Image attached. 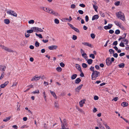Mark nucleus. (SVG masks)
I'll use <instances>...</instances> for the list:
<instances>
[{"instance_id":"nucleus-62","label":"nucleus","mask_w":129,"mask_h":129,"mask_svg":"<svg viewBox=\"0 0 129 129\" xmlns=\"http://www.w3.org/2000/svg\"><path fill=\"white\" fill-rule=\"evenodd\" d=\"M123 41L124 42H125V44H127L128 41V40H127L125 39L124 40H123Z\"/></svg>"},{"instance_id":"nucleus-60","label":"nucleus","mask_w":129,"mask_h":129,"mask_svg":"<svg viewBox=\"0 0 129 129\" xmlns=\"http://www.w3.org/2000/svg\"><path fill=\"white\" fill-rule=\"evenodd\" d=\"M94 99L95 100H97L99 99V97L95 95L94 97Z\"/></svg>"},{"instance_id":"nucleus-57","label":"nucleus","mask_w":129,"mask_h":129,"mask_svg":"<svg viewBox=\"0 0 129 129\" xmlns=\"http://www.w3.org/2000/svg\"><path fill=\"white\" fill-rule=\"evenodd\" d=\"M68 24L69 25L70 27L73 29V28L74 27L71 24L69 23H68Z\"/></svg>"},{"instance_id":"nucleus-2","label":"nucleus","mask_w":129,"mask_h":129,"mask_svg":"<svg viewBox=\"0 0 129 129\" xmlns=\"http://www.w3.org/2000/svg\"><path fill=\"white\" fill-rule=\"evenodd\" d=\"M117 17L123 21H124L125 18L124 14L121 12H119L116 13Z\"/></svg>"},{"instance_id":"nucleus-59","label":"nucleus","mask_w":129,"mask_h":129,"mask_svg":"<svg viewBox=\"0 0 129 129\" xmlns=\"http://www.w3.org/2000/svg\"><path fill=\"white\" fill-rule=\"evenodd\" d=\"M25 35L26 38H28L29 37L30 35L29 34H27L26 33H25Z\"/></svg>"},{"instance_id":"nucleus-9","label":"nucleus","mask_w":129,"mask_h":129,"mask_svg":"<svg viewBox=\"0 0 129 129\" xmlns=\"http://www.w3.org/2000/svg\"><path fill=\"white\" fill-rule=\"evenodd\" d=\"M83 86V85L82 84L77 87L75 89V91L78 92H79L80 89Z\"/></svg>"},{"instance_id":"nucleus-45","label":"nucleus","mask_w":129,"mask_h":129,"mask_svg":"<svg viewBox=\"0 0 129 129\" xmlns=\"http://www.w3.org/2000/svg\"><path fill=\"white\" fill-rule=\"evenodd\" d=\"M49 10V8L45 7L44 11H45L48 12Z\"/></svg>"},{"instance_id":"nucleus-58","label":"nucleus","mask_w":129,"mask_h":129,"mask_svg":"<svg viewBox=\"0 0 129 129\" xmlns=\"http://www.w3.org/2000/svg\"><path fill=\"white\" fill-rule=\"evenodd\" d=\"M79 6L82 7H83V8H84L85 7V5L84 4H80L79 5Z\"/></svg>"},{"instance_id":"nucleus-56","label":"nucleus","mask_w":129,"mask_h":129,"mask_svg":"<svg viewBox=\"0 0 129 129\" xmlns=\"http://www.w3.org/2000/svg\"><path fill=\"white\" fill-rule=\"evenodd\" d=\"M76 7V6L74 4H72L71 5V8L72 9L75 8Z\"/></svg>"},{"instance_id":"nucleus-20","label":"nucleus","mask_w":129,"mask_h":129,"mask_svg":"<svg viewBox=\"0 0 129 129\" xmlns=\"http://www.w3.org/2000/svg\"><path fill=\"white\" fill-rule=\"evenodd\" d=\"M86 60L87 61V63L89 64H91L93 61V60L91 59Z\"/></svg>"},{"instance_id":"nucleus-4","label":"nucleus","mask_w":129,"mask_h":129,"mask_svg":"<svg viewBox=\"0 0 129 129\" xmlns=\"http://www.w3.org/2000/svg\"><path fill=\"white\" fill-rule=\"evenodd\" d=\"M0 46L2 48L4 49V50L7 51L8 52H13V50L9 48H8L5 47L4 45H0Z\"/></svg>"},{"instance_id":"nucleus-53","label":"nucleus","mask_w":129,"mask_h":129,"mask_svg":"<svg viewBox=\"0 0 129 129\" xmlns=\"http://www.w3.org/2000/svg\"><path fill=\"white\" fill-rule=\"evenodd\" d=\"M85 21L86 22L88 21L89 18H88V17L87 15H86L85 17Z\"/></svg>"},{"instance_id":"nucleus-31","label":"nucleus","mask_w":129,"mask_h":129,"mask_svg":"<svg viewBox=\"0 0 129 129\" xmlns=\"http://www.w3.org/2000/svg\"><path fill=\"white\" fill-rule=\"evenodd\" d=\"M5 75V73L4 72H3L1 74V75L0 77V79L1 80L4 77Z\"/></svg>"},{"instance_id":"nucleus-27","label":"nucleus","mask_w":129,"mask_h":129,"mask_svg":"<svg viewBox=\"0 0 129 129\" xmlns=\"http://www.w3.org/2000/svg\"><path fill=\"white\" fill-rule=\"evenodd\" d=\"M11 118L10 116H9L6 118V119L3 120V121L5 122H7Z\"/></svg>"},{"instance_id":"nucleus-34","label":"nucleus","mask_w":129,"mask_h":129,"mask_svg":"<svg viewBox=\"0 0 129 129\" xmlns=\"http://www.w3.org/2000/svg\"><path fill=\"white\" fill-rule=\"evenodd\" d=\"M28 23L29 24H34V21L33 20H31L28 21Z\"/></svg>"},{"instance_id":"nucleus-37","label":"nucleus","mask_w":129,"mask_h":129,"mask_svg":"<svg viewBox=\"0 0 129 129\" xmlns=\"http://www.w3.org/2000/svg\"><path fill=\"white\" fill-rule=\"evenodd\" d=\"M73 29L75 31L77 32H80L78 28H76L75 27H74Z\"/></svg>"},{"instance_id":"nucleus-36","label":"nucleus","mask_w":129,"mask_h":129,"mask_svg":"<svg viewBox=\"0 0 129 129\" xmlns=\"http://www.w3.org/2000/svg\"><path fill=\"white\" fill-rule=\"evenodd\" d=\"M120 3V1H117L114 4L115 6H118L119 5Z\"/></svg>"},{"instance_id":"nucleus-7","label":"nucleus","mask_w":129,"mask_h":129,"mask_svg":"<svg viewBox=\"0 0 129 129\" xmlns=\"http://www.w3.org/2000/svg\"><path fill=\"white\" fill-rule=\"evenodd\" d=\"M41 78V76H38L37 75H36L31 79V81H37L39 80Z\"/></svg>"},{"instance_id":"nucleus-24","label":"nucleus","mask_w":129,"mask_h":129,"mask_svg":"<svg viewBox=\"0 0 129 129\" xmlns=\"http://www.w3.org/2000/svg\"><path fill=\"white\" fill-rule=\"evenodd\" d=\"M77 76L76 74H74L71 76V78L72 80H74L75 79Z\"/></svg>"},{"instance_id":"nucleus-14","label":"nucleus","mask_w":129,"mask_h":129,"mask_svg":"<svg viewBox=\"0 0 129 129\" xmlns=\"http://www.w3.org/2000/svg\"><path fill=\"white\" fill-rule=\"evenodd\" d=\"M50 91L51 94L53 95V96L54 98L55 99H57V97L56 95L55 92L54 91H51V90H50Z\"/></svg>"},{"instance_id":"nucleus-3","label":"nucleus","mask_w":129,"mask_h":129,"mask_svg":"<svg viewBox=\"0 0 129 129\" xmlns=\"http://www.w3.org/2000/svg\"><path fill=\"white\" fill-rule=\"evenodd\" d=\"M100 74V73L96 71H93L91 75L92 79V80L95 79V78L98 77L99 75Z\"/></svg>"},{"instance_id":"nucleus-50","label":"nucleus","mask_w":129,"mask_h":129,"mask_svg":"<svg viewBox=\"0 0 129 129\" xmlns=\"http://www.w3.org/2000/svg\"><path fill=\"white\" fill-rule=\"evenodd\" d=\"M94 67L91 66L90 68V71H92L93 72V71H94Z\"/></svg>"},{"instance_id":"nucleus-25","label":"nucleus","mask_w":129,"mask_h":129,"mask_svg":"<svg viewBox=\"0 0 129 129\" xmlns=\"http://www.w3.org/2000/svg\"><path fill=\"white\" fill-rule=\"evenodd\" d=\"M124 66V64L123 63H121L118 65V66L120 68H123Z\"/></svg>"},{"instance_id":"nucleus-11","label":"nucleus","mask_w":129,"mask_h":129,"mask_svg":"<svg viewBox=\"0 0 129 129\" xmlns=\"http://www.w3.org/2000/svg\"><path fill=\"white\" fill-rule=\"evenodd\" d=\"M48 13H49L50 14H52L56 16H57L58 14L57 13L55 12L54 11L52 10H49Z\"/></svg>"},{"instance_id":"nucleus-54","label":"nucleus","mask_w":129,"mask_h":129,"mask_svg":"<svg viewBox=\"0 0 129 129\" xmlns=\"http://www.w3.org/2000/svg\"><path fill=\"white\" fill-rule=\"evenodd\" d=\"M91 37L92 39H94L95 38V36L94 34H91Z\"/></svg>"},{"instance_id":"nucleus-15","label":"nucleus","mask_w":129,"mask_h":129,"mask_svg":"<svg viewBox=\"0 0 129 129\" xmlns=\"http://www.w3.org/2000/svg\"><path fill=\"white\" fill-rule=\"evenodd\" d=\"M9 82L8 81L6 82L5 83L3 84H2L1 85V87L2 88H4L6 86L8 83Z\"/></svg>"},{"instance_id":"nucleus-19","label":"nucleus","mask_w":129,"mask_h":129,"mask_svg":"<svg viewBox=\"0 0 129 129\" xmlns=\"http://www.w3.org/2000/svg\"><path fill=\"white\" fill-rule=\"evenodd\" d=\"M84 100H82L79 102V104L81 107H82L83 106V104L84 103Z\"/></svg>"},{"instance_id":"nucleus-1","label":"nucleus","mask_w":129,"mask_h":129,"mask_svg":"<svg viewBox=\"0 0 129 129\" xmlns=\"http://www.w3.org/2000/svg\"><path fill=\"white\" fill-rule=\"evenodd\" d=\"M60 120L61 123V128H63L64 129H69V128L66 127L68 126V124L66 120L65 119H63V122L60 118Z\"/></svg>"},{"instance_id":"nucleus-29","label":"nucleus","mask_w":129,"mask_h":129,"mask_svg":"<svg viewBox=\"0 0 129 129\" xmlns=\"http://www.w3.org/2000/svg\"><path fill=\"white\" fill-rule=\"evenodd\" d=\"M123 35H124V37H120V38L118 39V40L119 41H120L121 40V39H123L124 38H125V37H126V34H125V33H124L123 35Z\"/></svg>"},{"instance_id":"nucleus-18","label":"nucleus","mask_w":129,"mask_h":129,"mask_svg":"<svg viewBox=\"0 0 129 129\" xmlns=\"http://www.w3.org/2000/svg\"><path fill=\"white\" fill-rule=\"evenodd\" d=\"M112 27V25L109 24L108 26H105L104 28L105 29H107L111 28Z\"/></svg>"},{"instance_id":"nucleus-16","label":"nucleus","mask_w":129,"mask_h":129,"mask_svg":"<svg viewBox=\"0 0 129 129\" xmlns=\"http://www.w3.org/2000/svg\"><path fill=\"white\" fill-rule=\"evenodd\" d=\"M76 67L77 69L80 71L82 72V70L81 69V68L80 67V66L78 64H76Z\"/></svg>"},{"instance_id":"nucleus-48","label":"nucleus","mask_w":129,"mask_h":129,"mask_svg":"<svg viewBox=\"0 0 129 129\" xmlns=\"http://www.w3.org/2000/svg\"><path fill=\"white\" fill-rule=\"evenodd\" d=\"M120 31L119 30H116L115 31V33L116 34H118L120 33Z\"/></svg>"},{"instance_id":"nucleus-28","label":"nucleus","mask_w":129,"mask_h":129,"mask_svg":"<svg viewBox=\"0 0 129 129\" xmlns=\"http://www.w3.org/2000/svg\"><path fill=\"white\" fill-rule=\"evenodd\" d=\"M82 55L83 56L85 59L87 58V54L86 53H82Z\"/></svg>"},{"instance_id":"nucleus-6","label":"nucleus","mask_w":129,"mask_h":129,"mask_svg":"<svg viewBox=\"0 0 129 129\" xmlns=\"http://www.w3.org/2000/svg\"><path fill=\"white\" fill-rule=\"evenodd\" d=\"M34 30V31L35 32H38V31L39 32H43V30L41 28H39L37 27H34L32 28Z\"/></svg>"},{"instance_id":"nucleus-55","label":"nucleus","mask_w":129,"mask_h":129,"mask_svg":"<svg viewBox=\"0 0 129 129\" xmlns=\"http://www.w3.org/2000/svg\"><path fill=\"white\" fill-rule=\"evenodd\" d=\"M119 46L121 47H124V43L123 42H121L119 44Z\"/></svg>"},{"instance_id":"nucleus-61","label":"nucleus","mask_w":129,"mask_h":129,"mask_svg":"<svg viewBox=\"0 0 129 129\" xmlns=\"http://www.w3.org/2000/svg\"><path fill=\"white\" fill-rule=\"evenodd\" d=\"M118 44L117 41H115L113 43V44L114 45L116 46Z\"/></svg>"},{"instance_id":"nucleus-5","label":"nucleus","mask_w":129,"mask_h":129,"mask_svg":"<svg viewBox=\"0 0 129 129\" xmlns=\"http://www.w3.org/2000/svg\"><path fill=\"white\" fill-rule=\"evenodd\" d=\"M7 13L8 14L12 15L15 17H17V14L15 12L11 10L7 11Z\"/></svg>"},{"instance_id":"nucleus-30","label":"nucleus","mask_w":129,"mask_h":129,"mask_svg":"<svg viewBox=\"0 0 129 129\" xmlns=\"http://www.w3.org/2000/svg\"><path fill=\"white\" fill-rule=\"evenodd\" d=\"M56 70L57 71L60 72L62 70V69L60 67H58L56 68Z\"/></svg>"},{"instance_id":"nucleus-46","label":"nucleus","mask_w":129,"mask_h":129,"mask_svg":"<svg viewBox=\"0 0 129 129\" xmlns=\"http://www.w3.org/2000/svg\"><path fill=\"white\" fill-rule=\"evenodd\" d=\"M109 52H110V53L111 54L112 53H114V50L111 49H110L109 50Z\"/></svg>"},{"instance_id":"nucleus-52","label":"nucleus","mask_w":129,"mask_h":129,"mask_svg":"<svg viewBox=\"0 0 129 129\" xmlns=\"http://www.w3.org/2000/svg\"><path fill=\"white\" fill-rule=\"evenodd\" d=\"M79 13L81 14H82L83 13V12L81 10H79L78 11Z\"/></svg>"},{"instance_id":"nucleus-44","label":"nucleus","mask_w":129,"mask_h":129,"mask_svg":"<svg viewBox=\"0 0 129 129\" xmlns=\"http://www.w3.org/2000/svg\"><path fill=\"white\" fill-rule=\"evenodd\" d=\"M77 37L75 35H73L72 39L74 40H76L77 39Z\"/></svg>"},{"instance_id":"nucleus-40","label":"nucleus","mask_w":129,"mask_h":129,"mask_svg":"<svg viewBox=\"0 0 129 129\" xmlns=\"http://www.w3.org/2000/svg\"><path fill=\"white\" fill-rule=\"evenodd\" d=\"M18 83L17 82H16V81H15L13 83V84L12 85V87H14L15 86H16L17 85V84Z\"/></svg>"},{"instance_id":"nucleus-26","label":"nucleus","mask_w":129,"mask_h":129,"mask_svg":"<svg viewBox=\"0 0 129 129\" xmlns=\"http://www.w3.org/2000/svg\"><path fill=\"white\" fill-rule=\"evenodd\" d=\"M93 8L94 9L95 11L96 12H97V10L98 8V6L95 5H93Z\"/></svg>"},{"instance_id":"nucleus-21","label":"nucleus","mask_w":129,"mask_h":129,"mask_svg":"<svg viewBox=\"0 0 129 129\" xmlns=\"http://www.w3.org/2000/svg\"><path fill=\"white\" fill-rule=\"evenodd\" d=\"M81 81V80L79 78H78L76 80L75 83L77 84H78Z\"/></svg>"},{"instance_id":"nucleus-22","label":"nucleus","mask_w":129,"mask_h":129,"mask_svg":"<svg viewBox=\"0 0 129 129\" xmlns=\"http://www.w3.org/2000/svg\"><path fill=\"white\" fill-rule=\"evenodd\" d=\"M121 106H123V107H126L127 106L128 104L126 102H123L121 104Z\"/></svg>"},{"instance_id":"nucleus-17","label":"nucleus","mask_w":129,"mask_h":129,"mask_svg":"<svg viewBox=\"0 0 129 129\" xmlns=\"http://www.w3.org/2000/svg\"><path fill=\"white\" fill-rule=\"evenodd\" d=\"M99 16L98 15H95L93 16L92 18V20H96L99 18Z\"/></svg>"},{"instance_id":"nucleus-23","label":"nucleus","mask_w":129,"mask_h":129,"mask_svg":"<svg viewBox=\"0 0 129 129\" xmlns=\"http://www.w3.org/2000/svg\"><path fill=\"white\" fill-rule=\"evenodd\" d=\"M4 21L5 23L6 24H8L10 22V21L8 19H5Z\"/></svg>"},{"instance_id":"nucleus-41","label":"nucleus","mask_w":129,"mask_h":129,"mask_svg":"<svg viewBox=\"0 0 129 129\" xmlns=\"http://www.w3.org/2000/svg\"><path fill=\"white\" fill-rule=\"evenodd\" d=\"M34 30H29L27 31V32L28 34L31 33L33 32Z\"/></svg>"},{"instance_id":"nucleus-64","label":"nucleus","mask_w":129,"mask_h":129,"mask_svg":"<svg viewBox=\"0 0 129 129\" xmlns=\"http://www.w3.org/2000/svg\"><path fill=\"white\" fill-rule=\"evenodd\" d=\"M118 98L117 97H115L112 100V101L114 100L115 101H116L118 100Z\"/></svg>"},{"instance_id":"nucleus-13","label":"nucleus","mask_w":129,"mask_h":129,"mask_svg":"<svg viewBox=\"0 0 129 129\" xmlns=\"http://www.w3.org/2000/svg\"><path fill=\"white\" fill-rule=\"evenodd\" d=\"M82 44L84 45H86L90 47H92V46L91 44L87 42L82 43Z\"/></svg>"},{"instance_id":"nucleus-8","label":"nucleus","mask_w":129,"mask_h":129,"mask_svg":"<svg viewBox=\"0 0 129 129\" xmlns=\"http://www.w3.org/2000/svg\"><path fill=\"white\" fill-rule=\"evenodd\" d=\"M106 63L108 66H109L112 64V62L111 61L110 58H107L106 60Z\"/></svg>"},{"instance_id":"nucleus-43","label":"nucleus","mask_w":129,"mask_h":129,"mask_svg":"<svg viewBox=\"0 0 129 129\" xmlns=\"http://www.w3.org/2000/svg\"><path fill=\"white\" fill-rule=\"evenodd\" d=\"M54 22L55 23L58 24L59 23V20L57 19H55L54 20Z\"/></svg>"},{"instance_id":"nucleus-42","label":"nucleus","mask_w":129,"mask_h":129,"mask_svg":"<svg viewBox=\"0 0 129 129\" xmlns=\"http://www.w3.org/2000/svg\"><path fill=\"white\" fill-rule=\"evenodd\" d=\"M54 106L56 108H58L59 107V104L57 102H55L54 104Z\"/></svg>"},{"instance_id":"nucleus-35","label":"nucleus","mask_w":129,"mask_h":129,"mask_svg":"<svg viewBox=\"0 0 129 129\" xmlns=\"http://www.w3.org/2000/svg\"><path fill=\"white\" fill-rule=\"evenodd\" d=\"M89 57L93 59H94L95 58L94 54H90L89 55Z\"/></svg>"},{"instance_id":"nucleus-33","label":"nucleus","mask_w":129,"mask_h":129,"mask_svg":"<svg viewBox=\"0 0 129 129\" xmlns=\"http://www.w3.org/2000/svg\"><path fill=\"white\" fill-rule=\"evenodd\" d=\"M35 45L37 47H38L39 46L40 43L37 41H36L35 43Z\"/></svg>"},{"instance_id":"nucleus-38","label":"nucleus","mask_w":129,"mask_h":129,"mask_svg":"<svg viewBox=\"0 0 129 129\" xmlns=\"http://www.w3.org/2000/svg\"><path fill=\"white\" fill-rule=\"evenodd\" d=\"M35 34L36 36L39 37L40 38H43L42 35L41 34H38L37 33H36Z\"/></svg>"},{"instance_id":"nucleus-39","label":"nucleus","mask_w":129,"mask_h":129,"mask_svg":"<svg viewBox=\"0 0 129 129\" xmlns=\"http://www.w3.org/2000/svg\"><path fill=\"white\" fill-rule=\"evenodd\" d=\"M32 93H33L34 94L35 93H39V90H37L34 91Z\"/></svg>"},{"instance_id":"nucleus-63","label":"nucleus","mask_w":129,"mask_h":129,"mask_svg":"<svg viewBox=\"0 0 129 129\" xmlns=\"http://www.w3.org/2000/svg\"><path fill=\"white\" fill-rule=\"evenodd\" d=\"M77 109H78V111H79L81 112L82 113H84V111L78 108Z\"/></svg>"},{"instance_id":"nucleus-49","label":"nucleus","mask_w":129,"mask_h":129,"mask_svg":"<svg viewBox=\"0 0 129 129\" xmlns=\"http://www.w3.org/2000/svg\"><path fill=\"white\" fill-rule=\"evenodd\" d=\"M60 66L62 67H63L64 66V64L62 62H61L60 63Z\"/></svg>"},{"instance_id":"nucleus-32","label":"nucleus","mask_w":129,"mask_h":129,"mask_svg":"<svg viewBox=\"0 0 129 129\" xmlns=\"http://www.w3.org/2000/svg\"><path fill=\"white\" fill-rule=\"evenodd\" d=\"M82 67L84 68H85L87 67V65L85 63H83L82 64Z\"/></svg>"},{"instance_id":"nucleus-47","label":"nucleus","mask_w":129,"mask_h":129,"mask_svg":"<svg viewBox=\"0 0 129 129\" xmlns=\"http://www.w3.org/2000/svg\"><path fill=\"white\" fill-rule=\"evenodd\" d=\"M114 23L117 26H120L119 23L118 21H115Z\"/></svg>"},{"instance_id":"nucleus-12","label":"nucleus","mask_w":129,"mask_h":129,"mask_svg":"<svg viewBox=\"0 0 129 129\" xmlns=\"http://www.w3.org/2000/svg\"><path fill=\"white\" fill-rule=\"evenodd\" d=\"M6 68V66H0V70L2 71H4Z\"/></svg>"},{"instance_id":"nucleus-51","label":"nucleus","mask_w":129,"mask_h":129,"mask_svg":"<svg viewBox=\"0 0 129 129\" xmlns=\"http://www.w3.org/2000/svg\"><path fill=\"white\" fill-rule=\"evenodd\" d=\"M20 45L21 46H24V42L23 41H22L21 42L20 44Z\"/></svg>"},{"instance_id":"nucleus-10","label":"nucleus","mask_w":129,"mask_h":129,"mask_svg":"<svg viewBox=\"0 0 129 129\" xmlns=\"http://www.w3.org/2000/svg\"><path fill=\"white\" fill-rule=\"evenodd\" d=\"M57 46L56 45H52L48 47V48L50 50L56 49L57 48Z\"/></svg>"}]
</instances>
